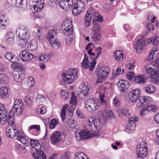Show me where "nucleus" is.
Listing matches in <instances>:
<instances>
[{"instance_id": "nucleus-1", "label": "nucleus", "mask_w": 159, "mask_h": 159, "mask_svg": "<svg viewBox=\"0 0 159 159\" xmlns=\"http://www.w3.org/2000/svg\"><path fill=\"white\" fill-rule=\"evenodd\" d=\"M99 95V102L92 98H89L84 102L85 107L89 112L93 113L94 112L98 109L99 105L104 107L106 106V102L104 98L105 97L104 92L102 93L100 92Z\"/></svg>"}, {"instance_id": "nucleus-2", "label": "nucleus", "mask_w": 159, "mask_h": 159, "mask_svg": "<svg viewBox=\"0 0 159 159\" xmlns=\"http://www.w3.org/2000/svg\"><path fill=\"white\" fill-rule=\"evenodd\" d=\"M16 33L20 39L19 42L20 47H22L26 46L30 36L27 28L24 26H20L17 29Z\"/></svg>"}, {"instance_id": "nucleus-3", "label": "nucleus", "mask_w": 159, "mask_h": 159, "mask_svg": "<svg viewBox=\"0 0 159 159\" xmlns=\"http://www.w3.org/2000/svg\"><path fill=\"white\" fill-rule=\"evenodd\" d=\"M146 72L148 74L151 78L156 79L155 83L157 85H159V74L158 72L157 67L151 63L148 62L146 64L144 67Z\"/></svg>"}, {"instance_id": "nucleus-4", "label": "nucleus", "mask_w": 159, "mask_h": 159, "mask_svg": "<svg viewBox=\"0 0 159 159\" xmlns=\"http://www.w3.org/2000/svg\"><path fill=\"white\" fill-rule=\"evenodd\" d=\"M78 70L76 68L69 69L66 73L61 75L63 80L66 83L70 84L78 78Z\"/></svg>"}, {"instance_id": "nucleus-5", "label": "nucleus", "mask_w": 159, "mask_h": 159, "mask_svg": "<svg viewBox=\"0 0 159 159\" xmlns=\"http://www.w3.org/2000/svg\"><path fill=\"white\" fill-rule=\"evenodd\" d=\"M147 144L143 141L139 143L137 146V155L138 158H143L147 155Z\"/></svg>"}, {"instance_id": "nucleus-6", "label": "nucleus", "mask_w": 159, "mask_h": 159, "mask_svg": "<svg viewBox=\"0 0 159 159\" xmlns=\"http://www.w3.org/2000/svg\"><path fill=\"white\" fill-rule=\"evenodd\" d=\"M86 125L90 129L96 130L99 132L101 129V123L100 120L94 119L93 118H89L86 122Z\"/></svg>"}, {"instance_id": "nucleus-7", "label": "nucleus", "mask_w": 159, "mask_h": 159, "mask_svg": "<svg viewBox=\"0 0 159 159\" xmlns=\"http://www.w3.org/2000/svg\"><path fill=\"white\" fill-rule=\"evenodd\" d=\"M109 72L110 69L108 67L105 66L101 67L97 72V82L101 83L103 82L108 76Z\"/></svg>"}, {"instance_id": "nucleus-8", "label": "nucleus", "mask_w": 159, "mask_h": 159, "mask_svg": "<svg viewBox=\"0 0 159 159\" xmlns=\"http://www.w3.org/2000/svg\"><path fill=\"white\" fill-rule=\"evenodd\" d=\"M46 38L52 47L58 48L60 46V44L57 40V34L54 30L49 31Z\"/></svg>"}, {"instance_id": "nucleus-9", "label": "nucleus", "mask_w": 159, "mask_h": 159, "mask_svg": "<svg viewBox=\"0 0 159 159\" xmlns=\"http://www.w3.org/2000/svg\"><path fill=\"white\" fill-rule=\"evenodd\" d=\"M24 108V106L22 101L20 100L17 99L14 102L12 111L14 114L19 116L22 113Z\"/></svg>"}, {"instance_id": "nucleus-10", "label": "nucleus", "mask_w": 159, "mask_h": 159, "mask_svg": "<svg viewBox=\"0 0 159 159\" xmlns=\"http://www.w3.org/2000/svg\"><path fill=\"white\" fill-rule=\"evenodd\" d=\"M72 26V24L70 21L66 20L63 22L61 28L65 35L68 36L73 34Z\"/></svg>"}, {"instance_id": "nucleus-11", "label": "nucleus", "mask_w": 159, "mask_h": 159, "mask_svg": "<svg viewBox=\"0 0 159 159\" xmlns=\"http://www.w3.org/2000/svg\"><path fill=\"white\" fill-rule=\"evenodd\" d=\"M82 88L80 92L78 94V97L80 99H83L85 96L90 93L91 92V88L90 85L82 84Z\"/></svg>"}, {"instance_id": "nucleus-12", "label": "nucleus", "mask_w": 159, "mask_h": 159, "mask_svg": "<svg viewBox=\"0 0 159 159\" xmlns=\"http://www.w3.org/2000/svg\"><path fill=\"white\" fill-rule=\"evenodd\" d=\"M20 57L24 62H31L34 58V56L26 50L22 51L20 54Z\"/></svg>"}, {"instance_id": "nucleus-13", "label": "nucleus", "mask_w": 159, "mask_h": 159, "mask_svg": "<svg viewBox=\"0 0 159 159\" xmlns=\"http://www.w3.org/2000/svg\"><path fill=\"white\" fill-rule=\"evenodd\" d=\"M84 2L81 0L78 1L74 5L72 10L73 14L74 15L80 14L84 10Z\"/></svg>"}, {"instance_id": "nucleus-14", "label": "nucleus", "mask_w": 159, "mask_h": 159, "mask_svg": "<svg viewBox=\"0 0 159 159\" xmlns=\"http://www.w3.org/2000/svg\"><path fill=\"white\" fill-rule=\"evenodd\" d=\"M7 111L4 106L0 103V123L2 125L4 124L7 120Z\"/></svg>"}, {"instance_id": "nucleus-15", "label": "nucleus", "mask_w": 159, "mask_h": 159, "mask_svg": "<svg viewBox=\"0 0 159 159\" xmlns=\"http://www.w3.org/2000/svg\"><path fill=\"white\" fill-rule=\"evenodd\" d=\"M81 134L84 137V139H87L91 137H99L100 135L99 132L96 131L94 129L91 131L86 130H82L81 131Z\"/></svg>"}, {"instance_id": "nucleus-16", "label": "nucleus", "mask_w": 159, "mask_h": 159, "mask_svg": "<svg viewBox=\"0 0 159 159\" xmlns=\"http://www.w3.org/2000/svg\"><path fill=\"white\" fill-rule=\"evenodd\" d=\"M151 98L148 97L141 96L136 101L137 106L138 108H141L148 104L150 101Z\"/></svg>"}, {"instance_id": "nucleus-17", "label": "nucleus", "mask_w": 159, "mask_h": 159, "mask_svg": "<svg viewBox=\"0 0 159 159\" xmlns=\"http://www.w3.org/2000/svg\"><path fill=\"white\" fill-rule=\"evenodd\" d=\"M59 2L60 7L66 11L71 9L73 4L72 0H60Z\"/></svg>"}, {"instance_id": "nucleus-18", "label": "nucleus", "mask_w": 159, "mask_h": 159, "mask_svg": "<svg viewBox=\"0 0 159 159\" xmlns=\"http://www.w3.org/2000/svg\"><path fill=\"white\" fill-rule=\"evenodd\" d=\"M17 139L22 143L25 144L26 146L29 145V139L28 137L20 129L18 131Z\"/></svg>"}, {"instance_id": "nucleus-19", "label": "nucleus", "mask_w": 159, "mask_h": 159, "mask_svg": "<svg viewBox=\"0 0 159 159\" xmlns=\"http://www.w3.org/2000/svg\"><path fill=\"white\" fill-rule=\"evenodd\" d=\"M144 43V36H141L140 38L137 40L136 43L134 46V47L136 50L137 52L140 53L142 51L143 49Z\"/></svg>"}, {"instance_id": "nucleus-20", "label": "nucleus", "mask_w": 159, "mask_h": 159, "mask_svg": "<svg viewBox=\"0 0 159 159\" xmlns=\"http://www.w3.org/2000/svg\"><path fill=\"white\" fill-rule=\"evenodd\" d=\"M94 12L93 7H91L89 8L84 18V24L86 26H89L91 22L92 15Z\"/></svg>"}, {"instance_id": "nucleus-21", "label": "nucleus", "mask_w": 159, "mask_h": 159, "mask_svg": "<svg viewBox=\"0 0 159 159\" xmlns=\"http://www.w3.org/2000/svg\"><path fill=\"white\" fill-rule=\"evenodd\" d=\"M139 120L138 118L136 116L131 117L129 119V123L127 124L126 128L130 130H134L136 127L135 121H137Z\"/></svg>"}, {"instance_id": "nucleus-22", "label": "nucleus", "mask_w": 159, "mask_h": 159, "mask_svg": "<svg viewBox=\"0 0 159 159\" xmlns=\"http://www.w3.org/2000/svg\"><path fill=\"white\" fill-rule=\"evenodd\" d=\"M6 131L7 135L11 138H14L16 136L17 132L15 127L11 126H7Z\"/></svg>"}, {"instance_id": "nucleus-23", "label": "nucleus", "mask_w": 159, "mask_h": 159, "mask_svg": "<svg viewBox=\"0 0 159 159\" xmlns=\"http://www.w3.org/2000/svg\"><path fill=\"white\" fill-rule=\"evenodd\" d=\"M140 91L139 89L133 90L129 93V98L132 102H135L139 98Z\"/></svg>"}, {"instance_id": "nucleus-24", "label": "nucleus", "mask_w": 159, "mask_h": 159, "mask_svg": "<svg viewBox=\"0 0 159 159\" xmlns=\"http://www.w3.org/2000/svg\"><path fill=\"white\" fill-rule=\"evenodd\" d=\"M119 90L121 92H124L127 89L129 83L127 81L125 80H120L117 84Z\"/></svg>"}, {"instance_id": "nucleus-25", "label": "nucleus", "mask_w": 159, "mask_h": 159, "mask_svg": "<svg viewBox=\"0 0 159 159\" xmlns=\"http://www.w3.org/2000/svg\"><path fill=\"white\" fill-rule=\"evenodd\" d=\"M116 111L120 117L125 116L128 117L130 116V113L128 108H119L116 109Z\"/></svg>"}, {"instance_id": "nucleus-26", "label": "nucleus", "mask_w": 159, "mask_h": 159, "mask_svg": "<svg viewBox=\"0 0 159 159\" xmlns=\"http://www.w3.org/2000/svg\"><path fill=\"white\" fill-rule=\"evenodd\" d=\"M61 134L57 131L53 133L50 137V140L52 143H56L61 140Z\"/></svg>"}, {"instance_id": "nucleus-27", "label": "nucleus", "mask_w": 159, "mask_h": 159, "mask_svg": "<svg viewBox=\"0 0 159 159\" xmlns=\"http://www.w3.org/2000/svg\"><path fill=\"white\" fill-rule=\"evenodd\" d=\"M27 3V0H16L15 4L16 7L21 8L24 10L26 8Z\"/></svg>"}, {"instance_id": "nucleus-28", "label": "nucleus", "mask_w": 159, "mask_h": 159, "mask_svg": "<svg viewBox=\"0 0 159 159\" xmlns=\"http://www.w3.org/2000/svg\"><path fill=\"white\" fill-rule=\"evenodd\" d=\"M13 74L14 80L17 82L20 83L24 79V75L21 72H16Z\"/></svg>"}, {"instance_id": "nucleus-29", "label": "nucleus", "mask_w": 159, "mask_h": 159, "mask_svg": "<svg viewBox=\"0 0 159 159\" xmlns=\"http://www.w3.org/2000/svg\"><path fill=\"white\" fill-rule=\"evenodd\" d=\"M38 154L34 153L33 154V157L34 159H46L47 156L43 151L42 150H36Z\"/></svg>"}, {"instance_id": "nucleus-30", "label": "nucleus", "mask_w": 159, "mask_h": 159, "mask_svg": "<svg viewBox=\"0 0 159 159\" xmlns=\"http://www.w3.org/2000/svg\"><path fill=\"white\" fill-rule=\"evenodd\" d=\"M147 79L143 75H138L134 77V81L136 83H143L147 82Z\"/></svg>"}, {"instance_id": "nucleus-31", "label": "nucleus", "mask_w": 159, "mask_h": 159, "mask_svg": "<svg viewBox=\"0 0 159 159\" xmlns=\"http://www.w3.org/2000/svg\"><path fill=\"white\" fill-rule=\"evenodd\" d=\"M32 3L34 4L33 8L34 11L38 12L40 11L43 7V6L39 4V0H34Z\"/></svg>"}, {"instance_id": "nucleus-32", "label": "nucleus", "mask_w": 159, "mask_h": 159, "mask_svg": "<svg viewBox=\"0 0 159 159\" xmlns=\"http://www.w3.org/2000/svg\"><path fill=\"white\" fill-rule=\"evenodd\" d=\"M84 58L81 63V66L84 69H86L89 67V62L86 54L84 55Z\"/></svg>"}, {"instance_id": "nucleus-33", "label": "nucleus", "mask_w": 159, "mask_h": 159, "mask_svg": "<svg viewBox=\"0 0 159 159\" xmlns=\"http://www.w3.org/2000/svg\"><path fill=\"white\" fill-rule=\"evenodd\" d=\"M124 57L123 52L120 50H117L114 53V57L116 60L119 62L121 61Z\"/></svg>"}, {"instance_id": "nucleus-34", "label": "nucleus", "mask_w": 159, "mask_h": 159, "mask_svg": "<svg viewBox=\"0 0 159 159\" xmlns=\"http://www.w3.org/2000/svg\"><path fill=\"white\" fill-rule=\"evenodd\" d=\"M74 159H89L88 156L82 152H77L75 154Z\"/></svg>"}, {"instance_id": "nucleus-35", "label": "nucleus", "mask_w": 159, "mask_h": 159, "mask_svg": "<svg viewBox=\"0 0 159 159\" xmlns=\"http://www.w3.org/2000/svg\"><path fill=\"white\" fill-rule=\"evenodd\" d=\"M89 55L92 59V61L91 65L89 67L90 70V71H92L93 70L96 64V60L97 58H96V57H95V54L94 53L92 52L90 54H89Z\"/></svg>"}, {"instance_id": "nucleus-36", "label": "nucleus", "mask_w": 159, "mask_h": 159, "mask_svg": "<svg viewBox=\"0 0 159 159\" xmlns=\"http://www.w3.org/2000/svg\"><path fill=\"white\" fill-rule=\"evenodd\" d=\"M8 79V77L4 73L0 74V86L4 83H7Z\"/></svg>"}, {"instance_id": "nucleus-37", "label": "nucleus", "mask_w": 159, "mask_h": 159, "mask_svg": "<svg viewBox=\"0 0 159 159\" xmlns=\"http://www.w3.org/2000/svg\"><path fill=\"white\" fill-rule=\"evenodd\" d=\"M30 144L32 147L36 149H40L41 147V145L39 144V142L35 139H31Z\"/></svg>"}, {"instance_id": "nucleus-38", "label": "nucleus", "mask_w": 159, "mask_h": 159, "mask_svg": "<svg viewBox=\"0 0 159 159\" xmlns=\"http://www.w3.org/2000/svg\"><path fill=\"white\" fill-rule=\"evenodd\" d=\"M14 34L11 32H8L7 33L6 36L7 41L9 43H12L14 41Z\"/></svg>"}, {"instance_id": "nucleus-39", "label": "nucleus", "mask_w": 159, "mask_h": 159, "mask_svg": "<svg viewBox=\"0 0 159 159\" xmlns=\"http://www.w3.org/2000/svg\"><path fill=\"white\" fill-rule=\"evenodd\" d=\"M38 47L37 43L36 41H34L30 43L28 48L32 51L37 49Z\"/></svg>"}, {"instance_id": "nucleus-40", "label": "nucleus", "mask_w": 159, "mask_h": 159, "mask_svg": "<svg viewBox=\"0 0 159 159\" xmlns=\"http://www.w3.org/2000/svg\"><path fill=\"white\" fill-rule=\"evenodd\" d=\"M93 13H94L93 19V21H98L99 22L102 21V18L98 13L94 12Z\"/></svg>"}, {"instance_id": "nucleus-41", "label": "nucleus", "mask_w": 159, "mask_h": 159, "mask_svg": "<svg viewBox=\"0 0 159 159\" xmlns=\"http://www.w3.org/2000/svg\"><path fill=\"white\" fill-rule=\"evenodd\" d=\"M58 3L57 0H49L48 2V6L50 8L56 7L57 4Z\"/></svg>"}, {"instance_id": "nucleus-42", "label": "nucleus", "mask_w": 159, "mask_h": 159, "mask_svg": "<svg viewBox=\"0 0 159 159\" xmlns=\"http://www.w3.org/2000/svg\"><path fill=\"white\" fill-rule=\"evenodd\" d=\"M70 103L72 106H75L77 104V98L75 94L72 93L71 94V98L70 100Z\"/></svg>"}, {"instance_id": "nucleus-43", "label": "nucleus", "mask_w": 159, "mask_h": 159, "mask_svg": "<svg viewBox=\"0 0 159 159\" xmlns=\"http://www.w3.org/2000/svg\"><path fill=\"white\" fill-rule=\"evenodd\" d=\"M11 113L9 112V113L8 119H7V122L11 126L14 124V116L11 115Z\"/></svg>"}, {"instance_id": "nucleus-44", "label": "nucleus", "mask_w": 159, "mask_h": 159, "mask_svg": "<svg viewBox=\"0 0 159 159\" xmlns=\"http://www.w3.org/2000/svg\"><path fill=\"white\" fill-rule=\"evenodd\" d=\"M101 37V34L100 32H95L93 36L91 38L94 41H98Z\"/></svg>"}, {"instance_id": "nucleus-45", "label": "nucleus", "mask_w": 159, "mask_h": 159, "mask_svg": "<svg viewBox=\"0 0 159 159\" xmlns=\"http://www.w3.org/2000/svg\"><path fill=\"white\" fill-rule=\"evenodd\" d=\"M57 124L58 121L56 119H52L49 122V128L50 129H53L55 128Z\"/></svg>"}, {"instance_id": "nucleus-46", "label": "nucleus", "mask_w": 159, "mask_h": 159, "mask_svg": "<svg viewBox=\"0 0 159 159\" xmlns=\"http://www.w3.org/2000/svg\"><path fill=\"white\" fill-rule=\"evenodd\" d=\"M68 105H66L64 106L61 110V115L62 121H64L65 118L66 110L68 107Z\"/></svg>"}, {"instance_id": "nucleus-47", "label": "nucleus", "mask_w": 159, "mask_h": 159, "mask_svg": "<svg viewBox=\"0 0 159 159\" xmlns=\"http://www.w3.org/2000/svg\"><path fill=\"white\" fill-rule=\"evenodd\" d=\"M98 116L99 118L98 119L101 120L102 119H106V113L103 110H100L98 112Z\"/></svg>"}, {"instance_id": "nucleus-48", "label": "nucleus", "mask_w": 159, "mask_h": 159, "mask_svg": "<svg viewBox=\"0 0 159 159\" xmlns=\"http://www.w3.org/2000/svg\"><path fill=\"white\" fill-rule=\"evenodd\" d=\"M146 91L150 93H153L155 90V87L152 85H148L146 87Z\"/></svg>"}, {"instance_id": "nucleus-49", "label": "nucleus", "mask_w": 159, "mask_h": 159, "mask_svg": "<svg viewBox=\"0 0 159 159\" xmlns=\"http://www.w3.org/2000/svg\"><path fill=\"white\" fill-rule=\"evenodd\" d=\"M75 138L77 141H80L81 139L84 140V137L81 134V131H78L77 130L75 132Z\"/></svg>"}, {"instance_id": "nucleus-50", "label": "nucleus", "mask_w": 159, "mask_h": 159, "mask_svg": "<svg viewBox=\"0 0 159 159\" xmlns=\"http://www.w3.org/2000/svg\"><path fill=\"white\" fill-rule=\"evenodd\" d=\"M34 34L35 37L39 40L42 39V35L40 32V30L38 29L37 30H34Z\"/></svg>"}, {"instance_id": "nucleus-51", "label": "nucleus", "mask_w": 159, "mask_h": 159, "mask_svg": "<svg viewBox=\"0 0 159 159\" xmlns=\"http://www.w3.org/2000/svg\"><path fill=\"white\" fill-rule=\"evenodd\" d=\"M155 25L157 26L155 23H154L153 21H152L151 22H149L148 24L147 27V29L149 31H152L155 27Z\"/></svg>"}, {"instance_id": "nucleus-52", "label": "nucleus", "mask_w": 159, "mask_h": 159, "mask_svg": "<svg viewBox=\"0 0 159 159\" xmlns=\"http://www.w3.org/2000/svg\"><path fill=\"white\" fill-rule=\"evenodd\" d=\"M7 93V89L4 87H2L0 89V96L3 97L6 96Z\"/></svg>"}, {"instance_id": "nucleus-53", "label": "nucleus", "mask_w": 159, "mask_h": 159, "mask_svg": "<svg viewBox=\"0 0 159 159\" xmlns=\"http://www.w3.org/2000/svg\"><path fill=\"white\" fill-rule=\"evenodd\" d=\"M39 60L42 61L43 62H46L48 61L49 57L48 56L45 54H42L39 58Z\"/></svg>"}, {"instance_id": "nucleus-54", "label": "nucleus", "mask_w": 159, "mask_h": 159, "mask_svg": "<svg viewBox=\"0 0 159 159\" xmlns=\"http://www.w3.org/2000/svg\"><path fill=\"white\" fill-rule=\"evenodd\" d=\"M45 98L42 95H39L36 99V102L38 103L41 104L46 101Z\"/></svg>"}, {"instance_id": "nucleus-55", "label": "nucleus", "mask_w": 159, "mask_h": 159, "mask_svg": "<svg viewBox=\"0 0 159 159\" xmlns=\"http://www.w3.org/2000/svg\"><path fill=\"white\" fill-rule=\"evenodd\" d=\"M24 102L25 105L28 107L30 106L32 104V102L31 99L28 97L25 98Z\"/></svg>"}, {"instance_id": "nucleus-56", "label": "nucleus", "mask_w": 159, "mask_h": 159, "mask_svg": "<svg viewBox=\"0 0 159 159\" xmlns=\"http://www.w3.org/2000/svg\"><path fill=\"white\" fill-rule=\"evenodd\" d=\"M149 112L146 107L143 108L140 111L139 114L142 116H143L148 114Z\"/></svg>"}, {"instance_id": "nucleus-57", "label": "nucleus", "mask_w": 159, "mask_h": 159, "mask_svg": "<svg viewBox=\"0 0 159 159\" xmlns=\"http://www.w3.org/2000/svg\"><path fill=\"white\" fill-rule=\"evenodd\" d=\"M35 84L34 79L31 77H30L28 81V85L30 87L33 86Z\"/></svg>"}, {"instance_id": "nucleus-58", "label": "nucleus", "mask_w": 159, "mask_h": 159, "mask_svg": "<svg viewBox=\"0 0 159 159\" xmlns=\"http://www.w3.org/2000/svg\"><path fill=\"white\" fill-rule=\"evenodd\" d=\"M23 65L17 62L13 63L11 65L12 68L13 69L22 68Z\"/></svg>"}, {"instance_id": "nucleus-59", "label": "nucleus", "mask_w": 159, "mask_h": 159, "mask_svg": "<svg viewBox=\"0 0 159 159\" xmlns=\"http://www.w3.org/2000/svg\"><path fill=\"white\" fill-rule=\"evenodd\" d=\"M106 117H109L110 118H112L114 117V115L113 112L111 110H108L106 113Z\"/></svg>"}, {"instance_id": "nucleus-60", "label": "nucleus", "mask_w": 159, "mask_h": 159, "mask_svg": "<svg viewBox=\"0 0 159 159\" xmlns=\"http://www.w3.org/2000/svg\"><path fill=\"white\" fill-rule=\"evenodd\" d=\"M145 107L149 112L151 111H155L157 108L156 106L152 105L147 106Z\"/></svg>"}, {"instance_id": "nucleus-61", "label": "nucleus", "mask_w": 159, "mask_h": 159, "mask_svg": "<svg viewBox=\"0 0 159 159\" xmlns=\"http://www.w3.org/2000/svg\"><path fill=\"white\" fill-rule=\"evenodd\" d=\"M75 108V106H71L68 109V113L70 116H72L73 115V112Z\"/></svg>"}, {"instance_id": "nucleus-62", "label": "nucleus", "mask_w": 159, "mask_h": 159, "mask_svg": "<svg viewBox=\"0 0 159 159\" xmlns=\"http://www.w3.org/2000/svg\"><path fill=\"white\" fill-rule=\"evenodd\" d=\"M126 67L129 70H132L135 67V63L134 62H129L126 64Z\"/></svg>"}, {"instance_id": "nucleus-63", "label": "nucleus", "mask_w": 159, "mask_h": 159, "mask_svg": "<svg viewBox=\"0 0 159 159\" xmlns=\"http://www.w3.org/2000/svg\"><path fill=\"white\" fill-rule=\"evenodd\" d=\"M159 42V37L155 36L153 37V45H157Z\"/></svg>"}, {"instance_id": "nucleus-64", "label": "nucleus", "mask_w": 159, "mask_h": 159, "mask_svg": "<svg viewBox=\"0 0 159 159\" xmlns=\"http://www.w3.org/2000/svg\"><path fill=\"white\" fill-rule=\"evenodd\" d=\"M70 156L69 152H67L63 155L61 159H70Z\"/></svg>"}]
</instances>
